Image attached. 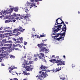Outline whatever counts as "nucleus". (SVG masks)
I'll return each instance as SVG.
<instances>
[{
	"mask_svg": "<svg viewBox=\"0 0 80 80\" xmlns=\"http://www.w3.org/2000/svg\"><path fill=\"white\" fill-rule=\"evenodd\" d=\"M32 30L33 31H35V28H32Z\"/></svg>",
	"mask_w": 80,
	"mask_h": 80,
	"instance_id": "09e8293b",
	"label": "nucleus"
},
{
	"mask_svg": "<svg viewBox=\"0 0 80 80\" xmlns=\"http://www.w3.org/2000/svg\"><path fill=\"white\" fill-rule=\"evenodd\" d=\"M9 37V36L6 37H8V40H9V39H11V38H10Z\"/></svg>",
	"mask_w": 80,
	"mask_h": 80,
	"instance_id": "49530a36",
	"label": "nucleus"
},
{
	"mask_svg": "<svg viewBox=\"0 0 80 80\" xmlns=\"http://www.w3.org/2000/svg\"><path fill=\"white\" fill-rule=\"evenodd\" d=\"M65 23H66V24H68V22H66Z\"/></svg>",
	"mask_w": 80,
	"mask_h": 80,
	"instance_id": "774afa93",
	"label": "nucleus"
},
{
	"mask_svg": "<svg viewBox=\"0 0 80 80\" xmlns=\"http://www.w3.org/2000/svg\"><path fill=\"white\" fill-rule=\"evenodd\" d=\"M56 36H52V38H56V37H58V36H59V34H56Z\"/></svg>",
	"mask_w": 80,
	"mask_h": 80,
	"instance_id": "393cba45",
	"label": "nucleus"
},
{
	"mask_svg": "<svg viewBox=\"0 0 80 80\" xmlns=\"http://www.w3.org/2000/svg\"><path fill=\"white\" fill-rule=\"evenodd\" d=\"M42 73L43 72H42L40 71L39 72V73H42Z\"/></svg>",
	"mask_w": 80,
	"mask_h": 80,
	"instance_id": "bf43d9fd",
	"label": "nucleus"
},
{
	"mask_svg": "<svg viewBox=\"0 0 80 80\" xmlns=\"http://www.w3.org/2000/svg\"><path fill=\"white\" fill-rule=\"evenodd\" d=\"M19 29H18V30H20V31H21V30H22V27L20 26L19 27Z\"/></svg>",
	"mask_w": 80,
	"mask_h": 80,
	"instance_id": "cd10ccee",
	"label": "nucleus"
},
{
	"mask_svg": "<svg viewBox=\"0 0 80 80\" xmlns=\"http://www.w3.org/2000/svg\"><path fill=\"white\" fill-rule=\"evenodd\" d=\"M18 39L19 40H20V41H21V42H22V41L23 40V38H22V37L19 38H18Z\"/></svg>",
	"mask_w": 80,
	"mask_h": 80,
	"instance_id": "c85d7f7f",
	"label": "nucleus"
},
{
	"mask_svg": "<svg viewBox=\"0 0 80 80\" xmlns=\"http://www.w3.org/2000/svg\"><path fill=\"white\" fill-rule=\"evenodd\" d=\"M27 43H28L27 42H25V41H24V45H27Z\"/></svg>",
	"mask_w": 80,
	"mask_h": 80,
	"instance_id": "c9c22d12",
	"label": "nucleus"
},
{
	"mask_svg": "<svg viewBox=\"0 0 80 80\" xmlns=\"http://www.w3.org/2000/svg\"><path fill=\"white\" fill-rule=\"evenodd\" d=\"M52 35H55V33H53L52 34Z\"/></svg>",
	"mask_w": 80,
	"mask_h": 80,
	"instance_id": "8fccbe9b",
	"label": "nucleus"
},
{
	"mask_svg": "<svg viewBox=\"0 0 80 80\" xmlns=\"http://www.w3.org/2000/svg\"><path fill=\"white\" fill-rule=\"evenodd\" d=\"M13 22L12 20H6L5 21V23H9V22Z\"/></svg>",
	"mask_w": 80,
	"mask_h": 80,
	"instance_id": "b1692460",
	"label": "nucleus"
},
{
	"mask_svg": "<svg viewBox=\"0 0 80 80\" xmlns=\"http://www.w3.org/2000/svg\"><path fill=\"white\" fill-rule=\"evenodd\" d=\"M2 27H0V30H2Z\"/></svg>",
	"mask_w": 80,
	"mask_h": 80,
	"instance_id": "0e129e2a",
	"label": "nucleus"
},
{
	"mask_svg": "<svg viewBox=\"0 0 80 80\" xmlns=\"http://www.w3.org/2000/svg\"><path fill=\"white\" fill-rule=\"evenodd\" d=\"M12 48V47H10L9 48L8 47H3L1 48H0V53H1V52L3 51H4V50H9V48Z\"/></svg>",
	"mask_w": 80,
	"mask_h": 80,
	"instance_id": "f8f14e48",
	"label": "nucleus"
},
{
	"mask_svg": "<svg viewBox=\"0 0 80 80\" xmlns=\"http://www.w3.org/2000/svg\"><path fill=\"white\" fill-rule=\"evenodd\" d=\"M12 28V27L10 28V27H9L8 28V29H11Z\"/></svg>",
	"mask_w": 80,
	"mask_h": 80,
	"instance_id": "864d4df0",
	"label": "nucleus"
},
{
	"mask_svg": "<svg viewBox=\"0 0 80 80\" xmlns=\"http://www.w3.org/2000/svg\"><path fill=\"white\" fill-rule=\"evenodd\" d=\"M24 11H25L26 12H27V11H28V9L27 8H24Z\"/></svg>",
	"mask_w": 80,
	"mask_h": 80,
	"instance_id": "bb28decb",
	"label": "nucleus"
},
{
	"mask_svg": "<svg viewBox=\"0 0 80 80\" xmlns=\"http://www.w3.org/2000/svg\"><path fill=\"white\" fill-rule=\"evenodd\" d=\"M10 50H8V49L7 50L4 51H2L1 53V54H0V57H2V59L3 58H5V57H7V56H6V54H3V53H8V52H10Z\"/></svg>",
	"mask_w": 80,
	"mask_h": 80,
	"instance_id": "423d86ee",
	"label": "nucleus"
},
{
	"mask_svg": "<svg viewBox=\"0 0 80 80\" xmlns=\"http://www.w3.org/2000/svg\"><path fill=\"white\" fill-rule=\"evenodd\" d=\"M32 63V61H29L28 62H27L24 61V62L22 63V67L23 68H25L27 71H30V70H32L33 68H31V65H30Z\"/></svg>",
	"mask_w": 80,
	"mask_h": 80,
	"instance_id": "f257e3e1",
	"label": "nucleus"
},
{
	"mask_svg": "<svg viewBox=\"0 0 80 80\" xmlns=\"http://www.w3.org/2000/svg\"><path fill=\"white\" fill-rule=\"evenodd\" d=\"M59 58V57H58V56H57V57H56L55 58Z\"/></svg>",
	"mask_w": 80,
	"mask_h": 80,
	"instance_id": "052dcab7",
	"label": "nucleus"
},
{
	"mask_svg": "<svg viewBox=\"0 0 80 80\" xmlns=\"http://www.w3.org/2000/svg\"><path fill=\"white\" fill-rule=\"evenodd\" d=\"M64 27L62 30V32H64L62 34L60 37L58 38H57V40L59 41L60 39L62 38V40H64V37L65 36V32H66V26L65 25H64Z\"/></svg>",
	"mask_w": 80,
	"mask_h": 80,
	"instance_id": "39448f33",
	"label": "nucleus"
},
{
	"mask_svg": "<svg viewBox=\"0 0 80 80\" xmlns=\"http://www.w3.org/2000/svg\"><path fill=\"white\" fill-rule=\"evenodd\" d=\"M23 18H27V16H21L20 17V19H23Z\"/></svg>",
	"mask_w": 80,
	"mask_h": 80,
	"instance_id": "aec40b11",
	"label": "nucleus"
},
{
	"mask_svg": "<svg viewBox=\"0 0 80 80\" xmlns=\"http://www.w3.org/2000/svg\"><path fill=\"white\" fill-rule=\"evenodd\" d=\"M23 73L25 75H30V73H27L25 71L23 72Z\"/></svg>",
	"mask_w": 80,
	"mask_h": 80,
	"instance_id": "4be33fe9",
	"label": "nucleus"
},
{
	"mask_svg": "<svg viewBox=\"0 0 80 80\" xmlns=\"http://www.w3.org/2000/svg\"><path fill=\"white\" fill-rule=\"evenodd\" d=\"M26 17H27V18H26V20L27 21H29V20H28V17H30V14H28L27 15V16H26Z\"/></svg>",
	"mask_w": 80,
	"mask_h": 80,
	"instance_id": "6ab92c4d",
	"label": "nucleus"
},
{
	"mask_svg": "<svg viewBox=\"0 0 80 80\" xmlns=\"http://www.w3.org/2000/svg\"><path fill=\"white\" fill-rule=\"evenodd\" d=\"M43 45H44L42 43L39 44L38 45V46L39 48L41 49L40 50L39 52H40L43 51L45 52V53H47L49 52V50L48 49H47V48H42Z\"/></svg>",
	"mask_w": 80,
	"mask_h": 80,
	"instance_id": "20e7f679",
	"label": "nucleus"
},
{
	"mask_svg": "<svg viewBox=\"0 0 80 80\" xmlns=\"http://www.w3.org/2000/svg\"><path fill=\"white\" fill-rule=\"evenodd\" d=\"M43 45H45V46H47V44H43Z\"/></svg>",
	"mask_w": 80,
	"mask_h": 80,
	"instance_id": "e2e57ef3",
	"label": "nucleus"
},
{
	"mask_svg": "<svg viewBox=\"0 0 80 80\" xmlns=\"http://www.w3.org/2000/svg\"><path fill=\"white\" fill-rule=\"evenodd\" d=\"M55 57V56L54 55H53L52 56V57Z\"/></svg>",
	"mask_w": 80,
	"mask_h": 80,
	"instance_id": "680f3d73",
	"label": "nucleus"
},
{
	"mask_svg": "<svg viewBox=\"0 0 80 80\" xmlns=\"http://www.w3.org/2000/svg\"><path fill=\"white\" fill-rule=\"evenodd\" d=\"M15 50H18V48H16Z\"/></svg>",
	"mask_w": 80,
	"mask_h": 80,
	"instance_id": "4d7b16f0",
	"label": "nucleus"
},
{
	"mask_svg": "<svg viewBox=\"0 0 80 80\" xmlns=\"http://www.w3.org/2000/svg\"><path fill=\"white\" fill-rule=\"evenodd\" d=\"M16 33H17V34H16V35H19L20 34V32H18V31L16 32Z\"/></svg>",
	"mask_w": 80,
	"mask_h": 80,
	"instance_id": "2f4dec72",
	"label": "nucleus"
},
{
	"mask_svg": "<svg viewBox=\"0 0 80 80\" xmlns=\"http://www.w3.org/2000/svg\"><path fill=\"white\" fill-rule=\"evenodd\" d=\"M5 32H9V31H8V30H7L5 31Z\"/></svg>",
	"mask_w": 80,
	"mask_h": 80,
	"instance_id": "603ef678",
	"label": "nucleus"
},
{
	"mask_svg": "<svg viewBox=\"0 0 80 80\" xmlns=\"http://www.w3.org/2000/svg\"><path fill=\"white\" fill-rule=\"evenodd\" d=\"M13 68H11V70H13Z\"/></svg>",
	"mask_w": 80,
	"mask_h": 80,
	"instance_id": "5fc2aeb1",
	"label": "nucleus"
},
{
	"mask_svg": "<svg viewBox=\"0 0 80 80\" xmlns=\"http://www.w3.org/2000/svg\"><path fill=\"white\" fill-rule=\"evenodd\" d=\"M50 62H51L53 63H55V62H56V60H55V59H52L51 60H50Z\"/></svg>",
	"mask_w": 80,
	"mask_h": 80,
	"instance_id": "a211bd4d",
	"label": "nucleus"
},
{
	"mask_svg": "<svg viewBox=\"0 0 80 80\" xmlns=\"http://www.w3.org/2000/svg\"><path fill=\"white\" fill-rule=\"evenodd\" d=\"M40 69H43L41 70L42 71H43L44 72H46L47 71L45 69V67L43 65L41 66V67H40Z\"/></svg>",
	"mask_w": 80,
	"mask_h": 80,
	"instance_id": "2eb2a0df",
	"label": "nucleus"
},
{
	"mask_svg": "<svg viewBox=\"0 0 80 80\" xmlns=\"http://www.w3.org/2000/svg\"><path fill=\"white\" fill-rule=\"evenodd\" d=\"M20 31V29H15L13 30V33H15V32H18Z\"/></svg>",
	"mask_w": 80,
	"mask_h": 80,
	"instance_id": "5701e85b",
	"label": "nucleus"
},
{
	"mask_svg": "<svg viewBox=\"0 0 80 80\" xmlns=\"http://www.w3.org/2000/svg\"><path fill=\"white\" fill-rule=\"evenodd\" d=\"M7 10H6V11H5L3 12V11H2L1 12H0V15H2V13L4 14V15H6V14H9V13H11V12H10V11H7Z\"/></svg>",
	"mask_w": 80,
	"mask_h": 80,
	"instance_id": "ddd939ff",
	"label": "nucleus"
},
{
	"mask_svg": "<svg viewBox=\"0 0 80 80\" xmlns=\"http://www.w3.org/2000/svg\"><path fill=\"white\" fill-rule=\"evenodd\" d=\"M1 65H2V66H4L5 64H3V63H2L1 64Z\"/></svg>",
	"mask_w": 80,
	"mask_h": 80,
	"instance_id": "de8ad7c7",
	"label": "nucleus"
},
{
	"mask_svg": "<svg viewBox=\"0 0 80 80\" xmlns=\"http://www.w3.org/2000/svg\"><path fill=\"white\" fill-rule=\"evenodd\" d=\"M15 19L17 20H20V18L17 17L15 18Z\"/></svg>",
	"mask_w": 80,
	"mask_h": 80,
	"instance_id": "c756f323",
	"label": "nucleus"
},
{
	"mask_svg": "<svg viewBox=\"0 0 80 80\" xmlns=\"http://www.w3.org/2000/svg\"><path fill=\"white\" fill-rule=\"evenodd\" d=\"M56 63H58L57 65H65V62L63 61H60L59 60H58L55 62Z\"/></svg>",
	"mask_w": 80,
	"mask_h": 80,
	"instance_id": "9b49d317",
	"label": "nucleus"
},
{
	"mask_svg": "<svg viewBox=\"0 0 80 80\" xmlns=\"http://www.w3.org/2000/svg\"><path fill=\"white\" fill-rule=\"evenodd\" d=\"M19 47H20V48H22V46H21V45H19Z\"/></svg>",
	"mask_w": 80,
	"mask_h": 80,
	"instance_id": "69168bd1",
	"label": "nucleus"
},
{
	"mask_svg": "<svg viewBox=\"0 0 80 80\" xmlns=\"http://www.w3.org/2000/svg\"><path fill=\"white\" fill-rule=\"evenodd\" d=\"M13 10L15 12H17L18 10V8H10V9H7V11H8L9 12H9L10 13H11L12 12Z\"/></svg>",
	"mask_w": 80,
	"mask_h": 80,
	"instance_id": "9d476101",
	"label": "nucleus"
},
{
	"mask_svg": "<svg viewBox=\"0 0 80 80\" xmlns=\"http://www.w3.org/2000/svg\"><path fill=\"white\" fill-rule=\"evenodd\" d=\"M4 46L5 47H9V46H12V44H5Z\"/></svg>",
	"mask_w": 80,
	"mask_h": 80,
	"instance_id": "412c9836",
	"label": "nucleus"
},
{
	"mask_svg": "<svg viewBox=\"0 0 80 80\" xmlns=\"http://www.w3.org/2000/svg\"><path fill=\"white\" fill-rule=\"evenodd\" d=\"M2 42L3 43H7V42L5 40H2Z\"/></svg>",
	"mask_w": 80,
	"mask_h": 80,
	"instance_id": "a878e982",
	"label": "nucleus"
},
{
	"mask_svg": "<svg viewBox=\"0 0 80 80\" xmlns=\"http://www.w3.org/2000/svg\"><path fill=\"white\" fill-rule=\"evenodd\" d=\"M42 0H35V2H40V1H42Z\"/></svg>",
	"mask_w": 80,
	"mask_h": 80,
	"instance_id": "a19ab883",
	"label": "nucleus"
},
{
	"mask_svg": "<svg viewBox=\"0 0 80 80\" xmlns=\"http://www.w3.org/2000/svg\"><path fill=\"white\" fill-rule=\"evenodd\" d=\"M59 18H58L56 20V22L55 23V25H54V27L53 28H52L53 31L54 32H57L59 30H60L61 29H62V25L60 24L59 25H58V26H56L57 25H58V24H60V23H58V19Z\"/></svg>",
	"mask_w": 80,
	"mask_h": 80,
	"instance_id": "f03ea898",
	"label": "nucleus"
},
{
	"mask_svg": "<svg viewBox=\"0 0 80 80\" xmlns=\"http://www.w3.org/2000/svg\"><path fill=\"white\" fill-rule=\"evenodd\" d=\"M19 45H20L19 44H17L16 45H14V47H17V46Z\"/></svg>",
	"mask_w": 80,
	"mask_h": 80,
	"instance_id": "58836bf2",
	"label": "nucleus"
},
{
	"mask_svg": "<svg viewBox=\"0 0 80 80\" xmlns=\"http://www.w3.org/2000/svg\"><path fill=\"white\" fill-rule=\"evenodd\" d=\"M12 40H14V41H16V40H16V39H15V38H13Z\"/></svg>",
	"mask_w": 80,
	"mask_h": 80,
	"instance_id": "a18cd8bd",
	"label": "nucleus"
},
{
	"mask_svg": "<svg viewBox=\"0 0 80 80\" xmlns=\"http://www.w3.org/2000/svg\"><path fill=\"white\" fill-rule=\"evenodd\" d=\"M8 42V43H12V41L10 40V41H8L7 42Z\"/></svg>",
	"mask_w": 80,
	"mask_h": 80,
	"instance_id": "f704fd0d",
	"label": "nucleus"
},
{
	"mask_svg": "<svg viewBox=\"0 0 80 80\" xmlns=\"http://www.w3.org/2000/svg\"><path fill=\"white\" fill-rule=\"evenodd\" d=\"M26 4H25V5H26V7H28L27 8H32V7H34V6L35 5V3H29L28 2H27Z\"/></svg>",
	"mask_w": 80,
	"mask_h": 80,
	"instance_id": "1a4fd4ad",
	"label": "nucleus"
},
{
	"mask_svg": "<svg viewBox=\"0 0 80 80\" xmlns=\"http://www.w3.org/2000/svg\"><path fill=\"white\" fill-rule=\"evenodd\" d=\"M10 80H18V79L15 78L13 79H11Z\"/></svg>",
	"mask_w": 80,
	"mask_h": 80,
	"instance_id": "ea45409f",
	"label": "nucleus"
},
{
	"mask_svg": "<svg viewBox=\"0 0 80 80\" xmlns=\"http://www.w3.org/2000/svg\"><path fill=\"white\" fill-rule=\"evenodd\" d=\"M37 38H40V36H38V35H37Z\"/></svg>",
	"mask_w": 80,
	"mask_h": 80,
	"instance_id": "3c124183",
	"label": "nucleus"
},
{
	"mask_svg": "<svg viewBox=\"0 0 80 80\" xmlns=\"http://www.w3.org/2000/svg\"><path fill=\"white\" fill-rule=\"evenodd\" d=\"M4 35L5 37H11V36H13V35H14V34H12V32L5 33L4 34Z\"/></svg>",
	"mask_w": 80,
	"mask_h": 80,
	"instance_id": "4468645a",
	"label": "nucleus"
},
{
	"mask_svg": "<svg viewBox=\"0 0 80 80\" xmlns=\"http://www.w3.org/2000/svg\"><path fill=\"white\" fill-rule=\"evenodd\" d=\"M10 58H15V56H13V55H11Z\"/></svg>",
	"mask_w": 80,
	"mask_h": 80,
	"instance_id": "473e14b6",
	"label": "nucleus"
},
{
	"mask_svg": "<svg viewBox=\"0 0 80 80\" xmlns=\"http://www.w3.org/2000/svg\"><path fill=\"white\" fill-rule=\"evenodd\" d=\"M16 16H17V17H20V14H17H17L15 13H14L13 15H11L10 17V19H11V20H12L13 22H16V20L15 19V17H16Z\"/></svg>",
	"mask_w": 80,
	"mask_h": 80,
	"instance_id": "0eeeda50",
	"label": "nucleus"
},
{
	"mask_svg": "<svg viewBox=\"0 0 80 80\" xmlns=\"http://www.w3.org/2000/svg\"><path fill=\"white\" fill-rule=\"evenodd\" d=\"M39 57L40 59H42V60L45 62V59L44 57V54L43 53H40L39 54H35L34 56V58L35 61H37V58Z\"/></svg>",
	"mask_w": 80,
	"mask_h": 80,
	"instance_id": "7ed1b4c3",
	"label": "nucleus"
},
{
	"mask_svg": "<svg viewBox=\"0 0 80 80\" xmlns=\"http://www.w3.org/2000/svg\"><path fill=\"white\" fill-rule=\"evenodd\" d=\"M59 77L60 78V79L61 80H65V75H60L59 76Z\"/></svg>",
	"mask_w": 80,
	"mask_h": 80,
	"instance_id": "dca6fc26",
	"label": "nucleus"
},
{
	"mask_svg": "<svg viewBox=\"0 0 80 80\" xmlns=\"http://www.w3.org/2000/svg\"><path fill=\"white\" fill-rule=\"evenodd\" d=\"M47 75L48 76V75L46 73H45L44 72H42L41 75L38 76V78L39 79V80H43V79L41 78H45V77H47Z\"/></svg>",
	"mask_w": 80,
	"mask_h": 80,
	"instance_id": "6e6552de",
	"label": "nucleus"
},
{
	"mask_svg": "<svg viewBox=\"0 0 80 80\" xmlns=\"http://www.w3.org/2000/svg\"><path fill=\"white\" fill-rule=\"evenodd\" d=\"M13 67L14 69H17V67L15 68V66H14Z\"/></svg>",
	"mask_w": 80,
	"mask_h": 80,
	"instance_id": "13d9d810",
	"label": "nucleus"
},
{
	"mask_svg": "<svg viewBox=\"0 0 80 80\" xmlns=\"http://www.w3.org/2000/svg\"><path fill=\"white\" fill-rule=\"evenodd\" d=\"M20 43V41H17L16 42H15V43Z\"/></svg>",
	"mask_w": 80,
	"mask_h": 80,
	"instance_id": "4c0bfd02",
	"label": "nucleus"
},
{
	"mask_svg": "<svg viewBox=\"0 0 80 80\" xmlns=\"http://www.w3.org/2000/svg\"><path fill=\"white\" fill-rule=\"evenodd\" d=\"M45 37V35H40V37Z\"/></svg>",
	"mask_w": 80,
	"mask_h": 80,
	"instance_id": "c03bdc74",
	"label": "nucleus"
},
{
	"mask_svg": "<svg viewBox=\"0 0 80 80\" xmlns=\"http://www.w3.org/2000/svg\"><path fill=\"white\" fill-rule=\"evenodd\" d=\"M2 60H3V58H2V57H0V62Z\"/></svg>",
	"mask_w": 80,
	"mask_h": 80,
	"instance_id": "72a5a7b5",
	"label": "nucleus"
},
{
	"mask_svg": "<svg viewBox=\"0 0 80 80\" xmlns=\"http://www.w3.org/2000/svg\"><path fill=\"white\" fill-rule=\"evenodd\" d=\"M61 70V69L60 68H58L56 69V71L53 69L51 71H52V72H57V71H59V70Z\"/></svg>",
	"mask_w": 80,
	"mask_h": 80,
	"instance_id": "f3484780",
	"label": "nucleus"
},
{
	"mask_svg": "<svg viewBox=\"0 0 80 80\" xmlns=\"http://www.w3.org/2000/svg\"><path fill=\"white\" fill-rule=\"evenodd\" d=\"M36 36H37L36 35H34L33 34H32V37H33H33H34L35 36L36 37Z\"/></svg>",
	"mask_w": 80,
	"mask_h": 80,
	"instance_id": "e433bc0d",
	"label": "nucleus"
},
{
	"mask_svg": "<svg viewBox=\"0 0 80 80\" xmlns=\"http://www.w3.org/2000/svg\"><path fill=\"white\" fill-rule=\"evenodd\" d=\"M25 31V29H22V30H21V32H23L24 31Z\"/></svg>",
	"mask_w": 80,
	"mask_h": 80,
	"instance_id": "37998d69",
	"label": "nucleus"
},
{
	"mask_svg": "<svg viewBox=\"0 0 80 80\" xmlns=\"http://www.w3.org/2000/svg\"><path fill=\"white\" fill-rule=\"evenodd\" d=\"M31 2H34V0H29Z\"/></svg>",
	"mask_w": 80,
	"mask_h": 80,
	"instance_id": "79ce46f5",
	"label": "nucleus"
},
{
	"mask_svg": "<svg viewBox=\"0 0 80 80\" xmlns=\"http://www.w3.org/2000/svg\"><path fill=\"white\" fill-rule=\"evenodd\" d=\"M3 42H0V46H3Z\"/></svg>",
	"mask_w": 80,
	"mask_h": 80,
	"instance_id": "7c9ffc66",
	"label": "nucleus"
},
{
	"mask_svg": "<svg viewBox=\"0 0 80 80\" xmlns=\"http://www.w3.org/2000/svg\"><path fill=\"white\" fill-rule=\"evenodd\" d=\"M15 73H16V74H17L18 75V73H17V72H15Z\"/></svg>",
	"mask_w": 80,
	"mask_h": 80,
	"instance_id": "338daca9",
	"label": "nucleus"
},
{
	"mask_svg": "<svg viewBox=\"0 0 80 80\" xmlns=\"http://www.w3.org/2000/svg\"><path fill=\"white\" fill-rule=\"evenodd\" d=\"M22 58L23 59H24V58H26V56H25L24 57H22Z\"/></svg>",
	"mask_w": 80,
	"mask_h": 80,
	"instance_id": "6e6d98bb",
	"label": "nucleus"
}]
</instances>
